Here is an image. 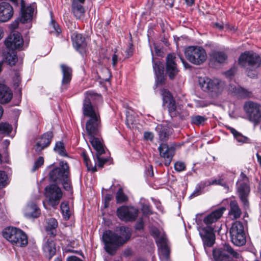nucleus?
Masks as SVG:
<instances>
[{"instance_id":"obj_48","label":"nucleus","mask_w":261,"mask_h":261,"mask_svg":"<svg viewBox=\"0 0 261 261\" xmlns=\"http://www.w3.org/2000/svg\"><path fill=\"white\" fill-rule=\"evenodd\" d=\"M141 210L145 215H150L152 214L150 205L147 204H142Z\"/></svg>"},{"instance_id":"obj_17","label":"nucleus","mask_w":261,"mask_h":261,"mask_svg":"<svg viewBox=\"0 0 261 261\" xmlns=\"http://www.w3.org/2000/svg\"><path fill=\"white\" fill-rule=\"evenodd\" d=\"M176 56L174 53L169 54L166 57V73L170 80H173L179 70L175 62Z\"/></svg>"},{"instance_id":"obj_63","label":"nucleus","mask_w":261,"mask_h":261,"mask_svg":"<svg viewBox=\"0 0 261 261\" xmlns=\"http://www.w3.org/2000/svg\"><path fill=\"white\" fill-rule=\"evenodd\" d=\"M256 155L257 157V162L259 163L261 167V156L258 153H257Z\"/></svg>"},{"instance_id":"obj_3","label":"nucleus","mask_w":261,"mask_h":261,"mask_svg":"<svg viewBox=\"0 0 261 261\" xmlns=\"http://www.w3.org/2000/svg\"><path fill=\"white\" fill-rule=\"evenodd\" d=\"M163 105L167 109L169 115L172 117H178L181 120L186 119L189 116V111L180 105H177L172 94L166 89L161 91Z\"/></svg>"},{"instance_id":"obj_24","label":"nucleus","mask_w":261,"mask_h":261,"mask_svg":"<svg viewBox=\"0 0 261 261\" xmlns=\"http://www.w3.org/2000/svg\"><path fill=\"white\" fill-rule=\"evenodd\" d=\"M226 208L224 207H221L213 211L207 215L203 219V222L207 226H211V225L216 222L222 216Z\"/></svg>"},{"instance_id":"obj_43","label":"nucleus","mask_w":261,"mask_h":261,"mask_svg":"<svg viewBox=\"0 0 261 261\" xmlns=\"http://www.w3.org/2000/svg\"><path fill=\"white\" fill-rule=\"evenodd\" d=\"M12 130V126L6 122L0 123V133L9 134Z\"/></svg>"},{"instance_id":"obj_31","label":"nucleus","mask_w":261,"mask_h":261,"mask_svg":"<svg viewBox=\"0 0 261 261\" xmlns=\"http://www.w3.org/2000/svg\"><path fill=\"white\" fill-rule=\"evenodd\" d=\"M57 226L58 222L55 218H51L47 220L45 230L50 237H54L56 236L57 232L56 228Z\"/></svg>"},{"instance_id":"obj_33","label":"nucleus","mask_w":261,"mask_h":261,"mask_svg":"<svg viewBox=\"0 0 261 261\" xmlns=\"http://www.w3.org/2000/svg\"><path fill=\"white\" fill-rule=\"evenodd\" d=\"M227 128L229 130L230 133L233 135L234 138L238 142L241 143H251V140L249 138L243 135L241 133L238 132L234 128L229 126Z\"/></svg>"},{"instance_id":"obj_46","label":"nucleus","mask_w":261,"mask_h":261,"mask_svg":"<svg viewBox=\"0 0 261 261\" xmlns=\"http://www.w3.org/2000/svg\"><path fill=\"white\" fill-rule=\"evenodd\" d=\"M186 168L185 163L181 161H177L174 164V169L177 172H182L185 171Z\"/></svg>"},{"instance_id":"obj_61","label":"nucleus","mask_w":261,"mask_h":261,"mask_svg":"<svg viewBox=\"0 0 261 261\" xmlns=\"http://www.w3.org/2000/svg\"><path fill=\"white\" fill-rule=\"evenodd\" d=\"M234 69H230V70L228 71L226 73V74L227 76H230L232 74H233L234 73Z\"/></svg>"},{"instance_id":"obj_59","label":"nucleus","mask_w":261,"mask_h":261,"mask_svg":"<svg viewBox=\"0 0 261 261\" xmlns=\"http://www.w3.org/2000/svg\"><path fill=\"white\" fill-rule=\"evenodd\" d=\"M214 25L219 30H222L223 28V25L222 23L216 22L214 24Z\"/></svg>"},{"instance_id":"obj_40","label":"nucleus","mask_w":261,"mask_h":261,"mask_svg":"<svg viewBox=\"0 0 261 261\" xmlns=\"http://www.w3.org/2000/svg\"><path fill=\"white\" fill-rule=\"evenodd\" d=\"M153 68L155 74H160L164 73V66L160 62H154L152 58Z\"/></svg>"},{"instance_id":"obj_30","label":"nucleus","mask_w":261,"mask_h":261,"mask_svg":"<svg viewBox=\"0 0 261 261\" xmlns=\"http://www.w3.org/2000/svg\"><path fill=\"white\" fill-rule=\"evenodd\" d=\"M43 251L48 256L50 259L56 254V247L55 242L51 239H47L43 247Z\"/></svg>"},{"instance_id":"obj_10","label":"nucleus","mask_w":261,"mask_h":261,"mask_svg":"<svg viewBox=\"0 0 261 261\" xmlns=\"http://www.w3.org/2000/svg\"><path fill=\"white\" fill-rule=\"evenodd\" d=\"M45 196L53 207L59 204L62 198V190L56 184H50L45 188Z\"/></svg>"},{"instance_id":"obj_50","label":"nucleus","mask_w":261,"mask_h":261,"mask_svg":"<svg viewBox=\"0 0 261 261\" xmlns=\"http://www.w3.org/2000/svg\"><path fill=\"white\" fill-rule=\"evenodd\" d=\"M156 82L158 84L162 85L165 83V77L164 73L156 74Z\"/></svg>"},{"instance_id":"obj_60","label":"nucleus","mask_w":261,"mask_h":261,"mask_svg":"<svg viewBox=\"0 0 261 261\" xmlns=\"http://www.w3.org/2000/svg\"><path fill=\"white\" fill-rule=\"evenodd\" d=\"M154 50H155L156 55H158V56L161 55V49H159L157 46H155L154 47Z\"/></svg>"},{"instance_id":"obj_64","label":"nucleus","mask_w":261,"mask_h":261,"mask_svg":"<svg viewBox=\"0 0 261 261\" xmlns=\"http://www.w3.org/2000/svg\"><path fill=\"white\" fill-rule=\"evenodd\" d=\"M12 25L13 26V28L14 29H16L18 27V23L17 21H15V22H14L12 24Z\"/></svg>"},{"instance_id":"obj_39","label":"nucleus","mask_w":261,"mask_h":261,"mask_svg":"<svg viewBox=\"0 0 261 261\" xmlns=\"http://www.w3.org/2000/svg\"><path fill=\"white\" fill-rule=\"evenodd\" d=\"M116 199L117 203H121L128 200L127 196L123 193V189L119 188L116 193Z\"/></svg>"},{"instance_id":"obj_38","label":"nucleus","mask_w":261,"mask_h":261,"mask_svg":"<svg viewBox=\"0 0 261 261\" xmlns=\"http://www.w3.org/2000/svg\"><path fill=\"white\" fill-rule=\"evenodd\" d=\"M6 61L10 66L14 65L17 61L16 54L13 51L8 53L6 56Z\"/></svg>"},{"instance_id":"obj_13","label":"nucleus","mask_w":261,"mask_h":261,"mask_svg":"<svg viewBox=\"0 0 261 261\" xmlns=\"http://www.w3.org/2000/svg\"><path fill=\"white\" fill-rule=\"evenodd\" d=\"M158 150L160 156L164 159V165L169 166L175 154L174 145H169L166 143H162L160 144Z\"/></svg>"},{"instance_id":"obj_37","label":"nucleus","mask_w":261,"mask_h":261,"mask_svg":"<svg viewBox=\"0 0 261 261\" xmlns=\"http://www.w3.org/2000/svg\"><path fill=\"white\" fill-rule=\"evenodd\" d=\"M159 255L161 259L168 260L169 257L170 250L167 246L160 247L159 248Z\"/></svg>"},{"instance_id":"obj_57","label":"nucleus","mask_w":261,"mask_h":261,"mask_svg":"<svg viewBox=\"0 0 261 261\" xmlns=\"http://www.w3.org/2000/svg\"><path fill=\"white\" fill-rule=\"evenodd\" d=\"M118 62V56L116 54H114L112 56V63L113 66H115Z\"/></svg>"},{"instance_id":"obj_45","label":"nucleus","mask_w":261,"mask_h":261,"mask_svg":"<svg viewBox=\"0 0 261 261\" xmlns=\"http://www.w3.org/2000/svg\"><path fill=\"white\" fill-rule=\"evenodd\" d=\"M60 184H62L64 189L66 191H70L72 188L69 176H66Z\"/></svg>"},{"instance_id":"obj_44","label":"nucleus","mask_w":261,"mask_h":261,"mask_svg":"<svg viewBox=\"0 0 261 261\" xmlns=\"http://www.w3.org/2000/svg\"><path fill=\"white\" fill-rule=\"evenodd\" d=\"M156 243L159 246V247L167 246V238L165 234H162L161 236L156 239Z\"/></svg>"},{"instance_id":"obj_51","label":"nucleus","mask_w":261,"mask_h":261,"mask_svg":"<svg viewBox=\"0 0 261 261\" xmlns=\"http://www.w3.org/2000/svg\"><path fill=\"white\" fill-rule=\"evenodd\" d=\"M202 193V190L200 186H198L196 188L195 191L192 193V194L190 195V198H192L193 197H195L196 196H197Z\"/></svg>"},{"instance_id":"obj_7","label":"nucleus","mask_w":261,"mask_h":261,"mask_svg":"<svg viewBox=\"0 0 261 261\" xmlns=\"http://www.w3.org/2000/svg\"><path fill=\"white\" fill-rule=\"evenodd\" d=\"M185 55L190 62L197 65L202 64L207 59L205 50L201 46H190L185 49Z\"/></svg>"},{"instance_id":"obj_25","label":"nucleus","mask_w":261,"mask_h":261,"mask_svg":"<svg viewBox=\"0 0 261 261\" xmlns=\"http://www.w3.org/2000/svg\"><path fill=\"white\" fill-rule=\"evenodd\" d=\"M24 216L27 218H36L40 215V210L34 202H30L24 210Z\"/></svg>"},{"instance_id":"obj_9","label":"nucleus","mask_w":261,"mask_h":261,"mask_svg":"<svg viewBox=\"0 0 261 261\" xmlns=\"http://www.w3.org/2000/svg\"><path fill=\"white\" fill-rule=\"evenodd\" d=\"M231 240L235 245L241 246L245 244L246 242V235L243 223L236 221L232 224L229 229Z\"/></svg>"},{"instance_id":"obj_56","label":"nucleus","mask_w":261,"mask_h":261,"mask_svg":"<svg viewBox=\"0 0 261 261\" xmlns=\"http://www.w3.org/2000/svg\"><path fill=\"white\" fill-rule=\"evenodd\" d=\"M126 53L127 57H129L133 55V47L132 44H130L129 47L126 50Z\"/></svg>"},{"instance_id":"obj_11","label":"nucleus","mask_w":261,"mask_h":261,"mask_svg":"<svg viewBox=\"0 0 261 261\" xmlns=\"http://www.w3.org/2000/svg\"><path fill=\"white\" fill-rule=\"evenodd\" d=\"M60 166V167L53 169L49 173L50 181L56 184H60L66 176L69 175V167L66 162L61 161Z\"/></svg>"},{"instance_id":"obj_19","label":"nucleus","mask_w":261,"mask_h":261,"mask_svg":"<svg viewBox=\"0 0 261 261\" xmlns=\"http://www.w3.org/2000/svg\"><path fill=\"white\" fill-rule=\"evenodd\" d=\"M71 40L73 47L77 51L82 54L86 52L87 43L82 34L73 33L71 35Z\"/></svg>"},{"instance_id":"obj_34","label":"nucleus","mask_w":261,"mask_h":261,"mask_svg":"<svg viewBox=\"0 0 261 261\" xmlns=\"http://www.w3.org/2000/svg\"><path fill=\"white\" fill-rule=\"evenodd\" d=\"M211 57L215 61L220 63L224 62L227 58V55L221 51H213Z\"/></svg>"},{"instance_id":"obj_41","label":"nucleus","mask_w":261,"mask_h":261,"mask_svg":"<svg viewBox=\"0 0 261 261\" xmlns=\"http://www.w3.org/2000/svg\"><path fill=\"white\" fill-rule=\"evenodd\" d=\"M220 185L224 187L227 190H228L229 187L227 183L224 181L223 178L215 179L209 182L208 185Z\"/></svg>"},{"instance_id":"obj_1","label":"nucleus","mask_w":261,"mask_h":261,"mask_svg":"<svg viewBox=\"0 0 261 261\" xmlns=\"http://www.w3.org/2000/svg\"><path fill=\"white\" fill-rule=\"evenodd\" d=\"M101 128V124L100 116L90 118L86 122V129L89 137V142L96 151V153L95 155H93L94 164L93 165L91 163L86 151L83 150L81 153V155L88 170L91 171L92 172L97 171L96 166L101 168L109 160L107 158L102 156V154L105 153L104 145L102 140L98 138L100 135Z\"/></svg>"},{"instance_id":"obj_2","label":"nucleus","mask_w":261,"mask_h":261,"mask_svg":"<svg viewBox=\"0 0 261 261\" xmlns=\"http://www.w3.org/2000/svg\"><path fill=\"white\" fill-rule=\"evenodd\" d=\"M116 231L120 234L110 230L105 231L102 234L105 250L112 255H114L118 247L125 244L131 236L130 229L128 227L120 226L117 228Z\"/></svg>"},{"instance_id":"obj_16","label":"nucleus","mask_w":261,"mask_h":261,"mask_svg":"<svg viewBox=\"0 0 261 261\" xmlns=\"http://www.w3.org/2000/svg\"><path fill=\"white\" fill-rule=\"evenodd\" d=\"M87 96L85 97L83 105V113L85 116L89 118L96 117L100 116L98 112H96L91 104L90 98L94 96V93L92 92H87Z\"/></svg>"},{"instance_id":"obj_35","label":"nucleus","mask_w":261,"mask_h":261,"mask_svg":"<svg viewBox=\"0 0 261 261\" xmlns=\"http://www.w3.org/2000/svg\"><path fill=\"white\" fill-rule=\"evenodd\" d=\"M54 151L62 156H67V153L66 151L64 143L62 142H58L54 147Z\"/></svg>"},{"instance_id":"obj_15","label":"nucleus","mask_w":261,"mask_h":261,"mask_svg":"<svg viewBox=\"0 0 261 261\" xmlns=\"http://www.w3.org/2000/svg\"><path fill=\"white\" fill-rule=\"evenodd\" d=\"M6 46L10 49H21L23 44V40L21 34L17 32L10 34L5 40Z\"/></svg>"},{"instance_id":"obj_21","label":"nucleus","mask_w":261,"mask_h":261,"mask_svg":"<svg viewBox=\"0 0 261 261\" xmlns=\"http://www.w3.org/2000/svg\"><path fill=\"white\" fill-rule=\"evenodd\" d=\"M53 137V134L51 132H47L43 134L37 140L35 146V151L39 152L48 147L51 142Z\"/></svg>"},{"instance_id":"obj_62","label":"nucleus","mask_w":261,"mask_h":261,"mask_svg":"<svg viewBox=\"0 0 261 261\" xmlns=\"http://www.w3.org/2000/svg\"><path fill=\"white\" fill-rule=\"evenodd\" d=\"M187 4L189 6H192L194 3V0H185Z\"/></svg>"},{"instance_id":"obj_23","label":"nucleus","mask_w":261,"mask_h":261,"mask_svg":"<svg viewBox=\"0 0 261 261\" xmlns=\"http://www.w3.org/2000/svg\"><path fill=\"white\" fill-rule=\"evenodd\" d=\"M21 18L20 21L22 23L28 22L32 20L35 9L34 5L25 7V2L21 1Z\"/></svg>"},{"instance_id":"obj_29","label":"nucleus","mask_w":261,"mask_h":261,"mask_svg":"<svg viewBox=\"0 0 261 261\" xmlns=\"http://www.w3.org/2000/svg\"><path fill=\"white\" fill-rule=\"evenodd\" d=\"M229 91L234 95H237L241 98H250L252 96V93L251 91L241 87H233L231 85Z\"/></svg>"},{"instance_id":"obj_28","label":"nucleus","mask_w":261,"mask_h":261,"mask_svg":"<svg viewBox=\"0 0 261 261\" xmlns=\"http://www.w3.org/2000/svg\"><path fill=\"white\" fill-rule=\"evenodd\" d=\"M156 130L161 141H167L172 134V129L167 125L159 124Z\"/></svg>"},{"instance_id":"obj_54","label":"nucleus","mask_w":261,"mask_h":261,"mask_svg":"<svg viewBox=\"0 0 261 261\" xmlns=\"http://www.w3.org/2000/svg\"><path fill=\"white\" fill-rule=\"evenodd\" d=\"M50 25L53 28L54 30L56 31L57 33H60L61 32V29L59 28V25L57 24H56L54 20H51Z\"/></svg>"},{"instance_id":"obj_53","label":"nucleus","mask_w":261,"mask_h":261,"mask_svg":"<svg viewBox=\"0 0 261 261\" xmlns=\"http://www.w3.org/2000/svg\"><path fill=\"white\" fill-rule=\"evenodd\" d=\"M144 138L145 140L152 141L153 139V134L151 132H145L144 133Z\"/></svg>"},{"instance_id":"obj_14","label":"nucleus","mask_w":261,"mask_h":261,"mask_svg":"<svg viewBox=\"0 0 261 261\" xmlns=\"http://www.w3.org/2000/svg\"><path fill=\"white\" fill-rule=\"evenodd\" d=\"M117 215L121 220L134 221L138 215V210L133 206H122L117 208Z\"/></svg>"},{"instance_id":"obj_49","label":"nucleus","mask_w":261,"mask_h":261,"mask_svg":"<svg viewBox=\"0 0 261 261\" xmlns=\"http://www.w3.org/2000/svg\"><path fill=\"white\" fill-rule=\"evenodd\" d=\"M44 164V159L42 156H39L37 161L35 162L32 168V171H35L37 169L40 168Z\"/></svg>"},{"instance_id":"obj_58","label":"nucleus","mask_w":261,"mask_h":261,"mask_svg":"<svg viewBox=\"0 0 261 261\" xmlns=\"http://www.w3.org/2000/svg\"><path fill=\"white\" fill-rule=\"evenodd\" d=\"M180 59L186 68L190 67L189 64L187 63L182 57H180Z\"/></svg>"},{"instance_id":"obj_18","label":"nucleus","mask_w":261,"mask_h":261,"mask_svg":"<svg viewBox=\"0 0 261 261\" xmlns=\"http://www.w3.org/2000/svg\"><path fill=\"white\" fill-rule=\"evenodd\" d=\"M214 228L212 226H206L199 230V234L202 238L204 246L211 247L215 243V235Z\"/></svg>"},{"instance_id":"obj_32","label":"nucleus","mask_w":261,"mask_h":261,"mask_svg":"<svg viewBox=\"0 0 261 261\" xmlns=\"http://www.w3.org/2000/svg\"><path fill=\"white\" fill-rule=\"evenodd\" d=\"M242 211L236 200L231 201L230 202V210L229 215L232 219H237L240 217Z\"/></svg>"},{"instance_id":"obj_27","label":"nucleus","mask_w":261,"mask_h":261,"mask_svg":"<svg viewBox=\"0 0 261 261\" xmlns=\"http://www.w3.org/2000/svg\"><path fill=\"white\" fill-rule=\"evenodd\" d=\"M13 94L9 87L0 83V103L2 104L9 102L12 99Z\"/></svg>"},{"instance_id":"obj_22","label":"nucleus","mask_w":261,"mask_h":261,"mask_svg":"<svg viewBox=\"0 0 261 261\" xmlns=\"http://www.w3.org/2000/svg\"><path fill=\"white\" fill-rule=\"evenodd\" d=\"M60 67L63 75L61 89L63 91L66 90L70 84L72 77V69L70 67L64 64H61Z\"/></svg>"},{"instance_id":"obj_36","label":"nucleus","mask_w":261,"mask_h":261,"mask_svg":"<svg viewBox=\"0 0 261 261\" xmlns=\"http://www.w3.org/2000/svg\"><path fill=\"white\" fill-rule=\"evenodd\" d=\"M60 208L64 218L66 220L69 219L71 215V212L69 210L68 203L67 202H62Z\"/></svg>"},{"instance_id":"obj_47","label":"nucleus","mask_w":261,"mask_h":261,"mask_svg":"<svg viewBox=\"0 0 261 261\" xmlns=\"http://www.w3.org/2000/svg\"><path fill=\"white\" fill-rule=\"evenodd\" d=\"M7 178L8 177L6 173L3 171L0 170V188H3L6 186Z\"/></svg>"},{"instance_id":"obj_20","label":"nucleus","mask_w":261,"mask_h":261,"mask_svg":"<svg viewBox=\"0 0 261 261\" xmlns=\"http://www.w3.org/2000/svg\"><path fill=\"white\" fill-rule=\"evenodd\" d=\"M14 14L12 6L8 3H0V22H6L10 20Z\"/></svg>"},{"instance_id":"obj_12","label":"nucleus","mask_w":261,"mask_h":261,"mask_svg":"<svg viewBox=\"0 0 261 261\" xmlns=\"http://www.w3.org/2000/svg\"><path fill=\"white\" fill-rule=\"evenodd\" d=\"M244 110L249 120L257 123L261 119V105L252 101H246L244 105Z\"/></svg>"},{"instance_id":"obj_52","label":"nucleus","mask_w":261,"mask_h":261,"mask_svg":"<svg viewBox=\"0 0 261 261\" xmlns=\"http://www.w3.org/2000/svg\"><path fill=\"white\" fill-rule=\"evenodd\" d=\"M151 235L156 239L160 236V230L156 227H152L151 229Z\"/></svg>"},{"instance_id":"obj_26","label":"nucleus","mask_w":261,"mask_h":261,"mask_svg":"<svg viewBox=\"0 0 261 261\" xmlns=\"http://www.w3.org/2000/svg\"><path fill=\"white\" fill-rule=\"evenodd\" d=\"M85 0H72L71 9L76 19H81L84 15L85 9L82 5Z\"/></svg>"},{"instance_id":"obj_42","label":"nucleus","mask_w":261,"mask_h":261,"mask_svg":"<svg viewBox=\"0 0 261 261\" xmlns=\"http://www.w3.org/2000/svg\"><path fill=\"white\" fill-rule=\"evenodd\" d=\"M206 120V118H205L204 116H200V115H196V116H192L191 117L192 123H193L195 125H196L203 124Z\"/></svg>"},{"instance_id":"obj_5","label":"nucleus","mask_w":261,"mask_h":261,"mask_svg":"<svg viewBox=\"0 0 261 261\" xmlns=\"http://www.w3.org/2000/svg\"><path fill=\"white\" fill-rule=\"evenodd\" d=\"M4 237L12 244L21 247H25L28 243L27 234L21 229L13 227H8L3 232Z\"/></svg>"},{"instance_id":"obj_55","label":"nucleus","mask_w":261,"mask_h":261,"mask_svg":"<svg viewBox=\"0 0 261 261\" xmlns=\"http://www.w3.org/2000/svg\"><path fill=\"white\" fill-rule=\"evenodd\" d=\"M66 261H83V260L76 256L72 255L67 257Z\"/></svg>"},{"instance_id":"obj_4","label":"nucleus","mask_w":261,"mask_h":261,"mask_svg":"<svg viewBox=\"0 0 261 261\" xmlns=\"http://www.w3.org/2000/svg\"><path fill=\"white\" fill-rule=\"evenodd\" d=\"M238 63L245 69L249 77L254 78L257 75L256 69L260 66L261 58L253 51H246L241 54Z\"/></svg>"},{"instance_id":"obj_8","label":"nucleus","mask_w":261,"mask_h":261,"mask_svg":"<svg viewBox=\"0 0 261 261\" xmlns=\"http://www.w3.org/2000/svg\"><path fill=\"white\" fill-rule=\"evenodd\" d=\"M238 184V196L244 207L248 208L249 205L248 198L250 192V188L249 185V179L243 172L241 173Z\"/></svg>"},{"instance_id":"obj_6","label":"nucleus","mask_w":261,"mask_h":261,"mask_svg":"<svg viewBox=\"0 0 261 261\" xmlns=\"http://www.w3.org/2000/svg\"><path fill=\"white\" fill-rule=\"evenodd\" d=\"M199 83L203 91L209 93L213 96H216L220 94L224 88V83L218 79L200 77Z\"/></svg>"}]
</instances>
